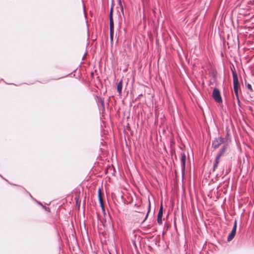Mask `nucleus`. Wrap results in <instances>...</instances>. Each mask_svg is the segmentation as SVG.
<instances>
[{"label": "nucleus", "instance_id": "obj_19", "mask_svg": "<svg viewBox=\"0 0 254 254\" xmlns=\"http://www.w3.org/2000/svg\"><path fill=\"white\" fill-rule=\"evenodd\" d=\"M35 201L39 204L40 205V206H41L42 207H43L44 205H43V204L41 202H39V201H37L36 200H35Z\"/></svg>", "mask_w": 254, "mask_h": 254}, {"label": "nucleus", "instance_id": "obj_6", "mask_svg": "<svg viewBox=\"0 0 254 254\" xmlns=\"http://www.w3.org/2000/svg\"><path fill=\"white\" fill-rule=\"evenodd\" d=\"M181 169L182 172H184L185 170L186 166V154L183 153L181 154Z\"/></svg>", "mask_w": 254, "mask_h": 254}, {"label": "nucleus", "instance_id": "obj_7", "mask_svg": "<svg viewBox=\"0 0 254 254\" xmlns=\"http://www.w3.org/2000/svg\"><path fill=\"white\" fill-rule=\"evenodd\" d=\"M110 25V39L111 42H113L114 33V24H109Z\"/></svg>", "mask_w": 254, "mask_h": 254}, {"label": "nucleus", "instance_id": "obj_20", "mask_svg": "<svg viewBox=\"0 0 254 254\" xmlns=\"http://www.w3.org/2000/svg\"><path fill=\"white\" fill-rule=\"evenodd\" d=\"M101 105L104 106V100L103 99H101L100 101Z\"/></svg>", "mask_w": 254, "mask_h": 254}, {"label": "nucleus", "instance_id": "obj_12", "mask_svg": "<svg viewBox=\"0 0 254 254\" xmlns=\"http://www.w3.org/2000/svg\"><path fill=\"white\" fill-rule=\"evenodd\" d=\"M162 216H163V214H158V215H157V223L159 224H161L162 223Z\"/></svg>", "mask_w": 254, "mask_h": 254}, {"label": "nucleus", "instance_id": "obj_17", "mask_svg": "<svg viewBox=\"0 0 254 254\" xmlns=\"http://www.w3.org/2000/svg\"><path fill=\"white\" fill-rule=\"evenodd\" d=\"M150 203H149V206H148V212H147V214H146V216H145V218H144V219L143 221H144L146 219V218H147V216H148V213H149V211H150Z\"/></svg>", "mask_w": 254, "mask_h": 254}, {"label": "nucleus", "instance_id": "obj_22", "mask_svg": "<svg viewBox=\"0 0 254 254\" xmlns=\"http://www.w3.org/2000/svg\"><path fill=\"white\" fill-rule=\"evenodd\" d=\"M29 195L30 196V197H31L32 198H33V197L32 196V195H31L30 193H29Z\"/></svg>", "mask_w": 254, "mask_h": 254}, {"label": "nucleus", "instance_id": "obj_5", "mask_svg": "<svg viewBox=\"0 0 254 254\" xmlns=\"http://www.w3.org/2000/svg\"><path fill=\"white\" fill-rule=\"evenodd\" d=\"M228 147V144L227 143H224L221 148L218 151V152L216 155L217 157H219V158H221L222 156H223L224 154V153L226 152L227 149Z\"/></svg>", "mask_w": 254, "mask_h": 254}, {"label": "nucleus", "instance_id": "obj_1", "mask_svg": "<svg viewBox=\"0 0 254 254\" xmlns=\"http://www.w3.org/2000/svg\"><path fill=\"white\" fill-rule=\"evenodd\" d=\"M232 76L233 79V88L235 94L237 98V102L239 105H240V101L239 98V88L240 87V83L238 80V77L237 73L235 71L232 70Z\"/></svg>", "mask_w": 254, "mask_h": 254}, {"label": "nucleus", "instance_id": "obj_11", "mask_svg": "<svg viewBox=\"0 0 254 254\" xmlns=\"http://www.w3.org/2000/svg\"><path fill=\"white\" fill-rule=\"evenodd\" d=\"M123 88V80L121 79L119 83L117 84V92L119 93V95H121L122 93Z\"/></svg>", "mask_w": 254, "mask_h": 254}, {"label": "nucleus", "instance_id": "obj_16", "mask_svg": "<svg viewBox=\"0 0 254 254\" xmlns=\"http://www.w3.org/2000/svg\"><path fill=\"white\" fill-rule=\"evenodd\" d=\"M237 220H235L233 227L232 229L237 230Z\"/></svg>", "mask_w": 254, "mask_h": 254}, {"label": "nucleus", "instance_id": "obj_24", "mask_svg": "<svg viewBox=\"0 0 254 254\" xmlns=\"http://www.w3.org/2000/svg\"><path fill=\"white\" fill-rule=\"evenodd\" d=\"M0 177H1L2 179H3V178H2V177L0 175Z\"/></svg>", "mask_w": 254, "mask_h": 254}, {"label": "nucleus", "instance_id": "obj_9", "mask_svg": "<svg viewBox=\"0 0 254 254\" xmlns=\"http://www.w3.org/2000/svg\"><path fill=\"white\" fill-rule=\"evenodd\" d=\"M236 234V230L232 229L231 233L229 234L227 237V241L230 242L232 241L234 238L235 237Z\"/></svg>", "mask_w": 254, "mask_h": 254}, {"label": "nucleus", "instance_id": "obj_8", "mask_svg": "<svg viewBox=\"0 0 254 254\" xmlns=\"http://www.w3.org/2000/svg\"><path fill=\"white\" fill-rule=\"evenodd\" d=\"M113 0H112V5L110 10L109 14V24H114V20L113 18Z\"/></svg>", "mask_w": 254, "mask_h": 254}, {"label": "nucleus", "instance_id": "obj_23", "mask_svg": "<svg viewBox=\"0 0 254 254\" xmlns=\"http://www.w3.org/2000/svg\"><path fill=\"white\" fill-rule=\"evenodd\" d=\"M83 7H84V10H85V6L84 5L83 6Z\"/></svg>", "mask_w": 254, "mask_h": 254}, {"label": "nucleus", "instance_id": "obj_3", "mask_svg": "<svg viewBox=\"0 0 254 254\" xmlns=\"http://www.w3.org/2000/svg\"><path fill=\"white\" fill-rule=\"evenodd\" d=\"M224 142V138L222 136H219L218 137H216L212 141V147L214 149L217 148L221 144H223Z\"/></svg>", "mask_w": 254, "mask_h": 254}, {"label": "nucleus", "instance_id": "obj_21", "mask_svg": "<svg viewBox=\"0 0 254 254\" xmlns=\"http://www.w3.org/2000/svg\"><path fill=\"white\" fill-rule=\"evenodd\" d=\"M86 54H87V53H85L84 55V56H83L82 57V60H83L84 59V58L86 57Z\"/></svg>", "mask_w": 254, "mask_h": 254}, {"label": "nucleus", "instance_id": "obj_13", "mask_svg": "<svg viewBox=\"0 0 254 254\" xmlns=\"http://www.w3.org/2000/svg\"><path fill=\"white\" fill-rule=\"evenodd\" d=\"M118 4L119 5H120V9H121V12L123 14H124V8H123V6L122 4V2H121V0H119L118 1Z\"/></svg>", "mask_w": 254, "mask_h": 254}, {"label": "nucleus", "instance_id": "obj_18", "mask_svg": "<svg viewBox=\"0 0 254 254\" xmlns=\"http://www.w3.org/2000/svg\"><path fill=\"white\" fill-rule=\"evenodd\" d=\"M44 209H45V210L48 212H50V208L49 207H47L46 206H44L43 207Z\"/></svg>", "mask_w": 254, "mask_h": 254}, {"label": "nucleus", "instance_id": "obj_15", "mask_svg": "<svg viewBox=\"0 0 254 254\" xmlns=\"http://www.w3.org/2000/svg\"><path fill=\"white\" fill-rule=\"evenodd\" d=\"M246 86L247 88L251 92L253 91L252 85L250 83H247Z\"/></svg>", "mask_w": 254, "mask_h": 254}, {"label": "nucleus", "instance_id": "obj_2", "mask_svg": "<svg viewBox=\"0 0 254 254\" xmlns=\"http://www.w3.org/2000/svg\"><path fill=\"white\" fill-rule=\"evenodd\" d=\"M212 97L214 100L218 103L222 102V99L219 90L215 87L212 92Z\"/></svg>", "mask_w": 254, "mask_h": 254}, {"label": "nucleus", "instance_id": "obj_14", "mask_svg": "<svg viewBox=\"0 0 254 254\" xmlns=\"http://www.w3.org/2000/svg\"><path fill=\"white\" fill-rule=\"evenodd\" d=\"M158 214H163V205L162 204H161V206L160 207L159 210Z\"/></svg>", "mask_w": 254, "mask_h": 254}, {"label": "nucleus", "instance_id": "obj_4", "mask_svg": "<svg viewBox=\"0 0 254 254\" xmlns=\"http://www.w3.org/2000/svg\"><path fill=\"white\" fill-rule=\"evenodd\" d=\"M98 200L99 202L100 205V206L102 209V210L104 211V201L102 197V192L101 191V189L99 188L98 190Z\"/></svg>", "mask_w": 254, "mask_h": 254}, {"label": "nucleus", "instance_id": "obj_10", "mask_svg": "<svg viewBox=\"0 0 254 254\" xmlns=\"http://www.w3.org/2000/svg\"><path fill=\"white\" fill-rule=\"evenodd\" d=\"M220 158H219V157L216 156L215 159L214 160V162L213 169H212L213 172H214L216 170V169L217 168L218 164L220 162Z\"/></svg>", "mask_w": 254, "mask_h": 254}]
</instances>
